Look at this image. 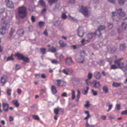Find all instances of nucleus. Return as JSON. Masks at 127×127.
<instances>
[{"instance_id":"obj_1","label":"nucleus","mask_w":127,"mask_h":127,"mask_svg":"<svg viewBox=\"0 0 127 127\" xmlns=\"http://www.w3.org/2000/svg\"><path fill=\"white\" fill-rule=\"evenodd\" d=\"M27 7L23 5L19 7L17 9V14L19 17L21 19L26 18L27 15Z\"/></svg>"},{"instance_id":"obj_2","label":"nucleus","mask_w":127,"mask_h":127,"mask_svg":"<svg viewBox=\"0 0 127 127\" xmlns=\"http://www.w3.org/2000/svg\"><path fill=\"white\" fill-rule=\"evenodd\" d=\"M53 82L54 84L58 87H64L65 86L66 83L65 81L59 79L53 80Z\"/></svg>"},{"instance_id":"obj_3","label":"nucleus","mask_w":127,"mask_h":127,"mask_svg":"<svg viewBox=\"0 0 127 127\" xmlns=\"http://www.w3.org/2000/svg\"><path fill=\"white\" fill-rule=\"evenodd\" d=\"M124 59L123 58H121L118 60H115L114 61V63L117 64L118 67L120 68H123L124 67V63L123 62H121Z\"/></svg>"},{"instance_id":"obj_4","label":"nucleus","mask_w":127,"mask_h":127,"mask_svg":"<svg viewBox=\"0 0 127 127\" xmlns=\"http://www.w3.org/2000/svg\"><path fill=\"white\" fill-rule=\"evenodd\" d=\"M77 34L80 37H82L83 36L85 32L83 28L81 27H79L77 30Z\"/></svg>"},{"instance_id":"obj_5","label":"nucleus","mask_w":127,"mask_h":127,"mask_svg":"<svg viewBox=\"0 0 127 127\" xmlns=\"http://www.w3.org/2000/svg\"><path fill=\"white\" fill-rule=\"evenodd\" d=\"M79 11L82 13L85 16H87L88 15V9L85 6H81V9Z\"/></svg>"},{"instance_id":"obj_6","label":"nucleus","mask_w":127,"mask_h":127,"mask_svg":"<svg viewBox=\"0 0 127 127\" xmlns=\"http://www.w3.org/2000/svg\"><path fill=\"white\" fill-rule=\"evenodd\" d=\"M122 9H120L117 10V12L120 16L122 17H125L124 18H122L123 20H125L127 19V16H126V13L123 12H122Z\"/></svg>"},{"instance_id":"obj_7","label":"nucleus","mask_w":127,"mask_h":127,"mask_svg":"<svg viewBox=\"0 0 127 127\" xmlns=\"http://www.w3.org/2000/svg\"><path fill=\"white\" fill-rule=\"evenodd\" d=\"M92 84L93 85V87L96 89H99L101 87V85L99 82L96 80L93 81Z\"/></svg>"},{"instance_id":"obj_8","label":"nucleus","mask_w":127,"mask_h":127,"mask_svg":"<svg viewBox=\"0 0 127 127\" xmlns=\"http://www.w3.org/2000/svg\"><path fill=\"white\" fill-rule=\"evenodd\" d=\"M62 72L64 74L66 75H68L69 74V72L71 73H72L73 71V70L70 68H67L66 69H64L63 70Z\"/></svg>"},{"instance_id":"obj_9","label":"nucleus","mask_w":127,"mask_h":127,"mask_svg":"<svg viewBox=\"0 0 127 127\" xmlns=\"http://www.w3.org/2000/svg\"><path fill=\"white\" fill-rule=\"evenodd\" d=\"M5 2L6 3L7 6L10 8H13L14 5L12 1L9 0H5Z\"/></svg>"},{"instance_id":"obj_10","label":"nucleus","mask_w":127,"mask_h":127,"mask_svg":"<svg viewBox=\"0 0 127 127\" xmlns=\"http://www.w3.org/2000/svg\"><path fill=\"white\" fill-rule=\"evenodd\" d=\"M2 106L3 111L5 112H8L9 108V104L7 103L3 102Z\"/></svg>"},{"instance_id":"obj_11","label":"nucleus","mask_w":127,"mask_h":127,"mask_svg":"<svg viewBox=\"0 0 127 127\" xmlns=\"http://www.w3.org/2000/svg\"><path fill=\"white\" fill-rule=\"evenodd\" d=\"M65 63L66 64L68 65H70L74 64V62L71 57H69L66 59Z\"/></svg>"},{"instance_id":"obj_12","label":"nucleus","mask_w":127,"mask_h":127,"mask_svg":"<svg viewBox=\"0 0 127 127\" xmlns=\"http://www.w3.org/2000/svg\"><path fill=\"white\" fill-rule=\"evenodd\" d=\"M94 76L95 78L97 80L100 79L101 77L100 73L98 72H95L94 74Z\"/></svg>"},{"instance_id":"obj_13","label":"nucleus","mask_w":127,"mask_h":127,"mask_svg":"<svg viewBox=\"0 0 127 127\" xmlns=\"http://www.w3.org/2000/svg\"><path fill=\"white\" fill-rule=\"evenodd\" d=\"M113 15L112 18L113 19L114 21H118L119 20V18L117 15L116 12H112Z\"/></svg>"},{"instance_id":"obj_14","label":"nucleus","mask_w":127,"mask_h":127,"mask_svg":"<svg viewBox=\"0 0 127 127\" xmlns=\"http://www.w3.org/2000/svg\"><path fill=\"white\" fill-rule=\"evenodd\" d=\"M14 56L15 57H17L18 59L21 60L23 59L24 56L23 54L18 52L14 55Z\"/></svg>"},{"instance_id":"obj_15","label":"nucleus","mask_w":127,"mask_h":127,"mask_svg":"<svg viewBox=\"0 0 127 127\" xmlns=\"http://www.w3.org/2000/svg\"><path fill=\"white\" fill-rule=\"evenodd\" d=\"M85 60L84 57L80 56L77 59V61L79 63H83Z\"/></svg>"},{"instance_id":"obj_16","label":"nucleus","mask_w":127,"mask_h":127,"mask_svg":"<svg viewBox=\"0 0 127 127\" xmlns=\"http://www.w3.org/2000/svg\"><path fill=\"white\" fill-rule=\"evenodd\" d=\"M24 30L23 29H19L17 32V34L20 36H22L24 34Z\"/></svg>"},{"instance_id":"obj_17","label":"nucleus","mask_w":127,"mask_h":127,"mask_svg":"<svg viewBox=\"0 0 127 127\" xmlns=\"http://www.w3.org/2000/svg\"><path fill=\"white\" fill-rule=\"evenodd\" d=\"M6 28L4 26H2L0 29V33L1 34L3 35L4 34L6 31Z\"/></svg>"},{"instance_id":"obj_18","label":"nucleus","mask_w":127,"mask_h":127,"mask_svg":"<svg viewBox=\"0 0 127 127\" xmlns=\"http://www.w3.org/2000/svg\"><path fill=\"white\" fill-rule=\"evenodd\" d=\"M100 31L99 30H96L95 32H94L95 36H97L98 37H99L101 36V33Z\"/></svg>"},{"instance_id":"obj_19","label":"nucleus","mask_w":127,"mask_h":127,"mask_svg":"<svg viewBox=\"0 0 127 127\" xmlns=\"http://www.w3.org/2000/svg\"><path fill=\"white\" fill-rule=\"evenodd\" d=\"M51 91L53 94H55L57 92L56 88L54 86L52 85L51 88Z\"/></svg>"},{"instance_id":"obj_20","label":"nucleus","mask_w":127,"mask_h":127,"mask_svg":"<svg viewBox=\"0 0 127 127\" xmlns=\"http://www.w3.org/2000/svg\"><path fill=\"white\" fill-rule=\"evenodd\" d=\"M12 103L13 104L15 105V106L17 107H18L19 106L20 104L18 102L17 100H13L12 101Z\"/></svg>"},{"instance_id":"obj_21","label":"nucleus","mask_w":127,"mask_h":127,"mask_svg":"<svg viewBox=\"0 0 127 127\" xmlns=\"http://www.w3.org/2000/svg\"><path fill=\"white\" fill-rule=\"evenodd\" d=\"M59 43L60 47H65L66 45V43H64V41L62 40H60Z\"/></svg>"},{"instance_id":"obj_22","label":"nucleus","mask_w":127,"mask_h":127,"mask_svg":"<svg viewBox=\"0 0 127 127\" xmlns=\"http://www.w3.org/2000/svg\"><path fill=\"white\" fill-rule=\"evenodd\" d=\"M102 89L103 92L105 94H107L109 92V89L107 86H103L102 88Z\"/></svg>"},{"instance_id":"obj_23","label":"nucleus","mask_w":127,"mask_h":127,"mask_svg":"<svg viewBox=\"0 0 127 127\" xmlns=\"http://www.w3.org/2000/svg\"><path fill=\"white\" fill-rule=\"evenodd\" d=\"M15 32V30L14 29L11 28V29L10 33H9V38H10L13 35L14 33Z\"/></svg>"},{"instance_id":"obj_24","label":"nucleus","mask_w":127,"mask_h":127,"mask_svg":"<svg viewBox=\"0 0 127 127\" xmlns=\"http://www.w3.org/2000/svg\"><path fill=\"white\" fill-rule=\"evenodd\" d=\"M110 101H109L107 104L106 106H108V109L107 110V112H109L111 110L113 106V105L112 104H110L109 105H108V104L110 103Z\"/></svg>"},{"instance_id":"obj_25","label":"nucleus","mask_w":127,"mask_h":127,"mask_svg":"<svg viewBox=\"0 0 127 127\" xmlns=\"http://www.w3.org/2000/svg\"><path fill=\"white\" fill-rule=\"evenodd\" d=\"M121 26L123 29L125 30L127 29V24L126 23L122 22Z\"/></svg>"},{"instance_id":"obj_26","label":"nucleus","mask_w":127,"mask_h":127,"mask_svg":"<svg viewBox=\"0 0 127 127\" xmlns=\"http://www.w3.org/2000/svg\"><path fill=\"white\" fill-rule=\"evenodd\" d=\"M26 63H28L30 62V60L27 57H25L24 56L23 59H22Z\"/></svg>"},{"instance_id":"obj_27","label":"nucleus","mask_w":127,"mask_h":127,"mask_svg":"<svg viewBox=\"0 0 127 127\" xmlns=\"http://www.w3.org/2000/svg\"><path fill=\"white\" fill-rule=\"evenodd\" d=\"M14 55L13 54H11V56L8 57L6 61H9L12 60L14 61V59L13 57Z\"/></svg>"},{"instance_id":"obj_28","label":"nucleus","mask_w":127,"mask_h":127,"mask_svg":"<svg viewBox=\"0 0 127 127\" xmlns=\"http://www.w3.org/2000/svg\"><path fill=\"white\" fill-rule=\"evenodd\" d=\"M106 28L105 26L103 25H101L99 26L97 28L98 30L100 31L104 30Z\"/></svg>"},{"instance_id":"obj_29","label":"nucleus","mask_w":127,"mask_h":127,"mask_svg":"<svg viewBox=\"0 0 127 127\" xmlns=\"http://www.w3.org/2000/svg\"><path fill=\"white\" fill-rule=\"evenodd\" d=\"M0 82L3 85L6 82V79L4 78L3 76L2 77H1Z\"/></svg>"},{"instance_id":"obj_30","label":"nucleus","mask_w":127,"mask_h":127,"mask_svg":"<svg viewBox=\"0 0 127 127\" xmlns=\"http://www.w3.org/2000/svg\"><path fill=\"white\" fill-rule=\"evenodd\" d=\"M95 36L94 32L89 33L88 34V37L89 39H91L93 37Z\"/></svg>"},{"instance_id":"obj_31","label":"nucleus","mask_w":127,"mask_h":127,"mask_svg":"<svg viewBox=\"0 0 127 127\" xmlns=\"http://www.w3.org/2000/svg\"><path fill=\"white\" fill-rule=\"evenodd\" d=\"M121 83L113 82L112 83V85L115 87H117L121 85Z\"/></svg>"},{"instance_id":"obj_32","label":"nucleus","mask_w":127,"mask_h":127,"mask_svg":"<svg viewBox=\"0 0 127 127\" xmlns=\"http://www.w3.org/2000/svg\"><path fill=\"white\" fill-rule=\"evenodd\" d=\"M58 0H48V3L49 5H51L53 3L57 2Z\"/></svg>"},{"instance_id":"obj_33","label":"nucleus","mask_w":127,"mask_h":127,"mask_svg":"<svg viewBox=\"0 0 127 127\" xmlns=\"http://www.w3.org/2000/svg\"><path fill=\"white\" fill-rule=\"evenodd\" d=\"M50 61L51 63L53 64H58L59 63V62L56 60H51Z\"/></svg>"},{"instance_id":"obj_34","label":"nucleus","mask_w":127,"mask_h":127,"mask_svg":"<svg viewBox=\"0 0 127 127\" xmlns=\"http://www.w3.org/2000/svg\"><path fill=\"white\" fill-rule=\"evenodd\" d=\"M40 52L43 55L45 53L46 49L45 48H40Z\"/></svg>"},{"instance_id":"obj_35","label":"nucleus","mask_w":127,"mask_h":127,"mask_svg":"<svg viewBox=\"0 0 127 127\" xmlns=\"http://www.w3.org/2000/svg\"><path fill=\"white\" fill-rule=\"evenodd\" d=\"M86 88V90H85L84 91H83L82 92V93L84 95H86L87 94L89 89V88L88 86H87Z\"/></svg>"},{"instance_id":"obj_36","label":"nucleus","mask_w":127,"mask_h":127,"mask_svg":"<svg viewBox=\"0 0 127 127\" xmlns=\"http://www.w3.org/2000/svg\"><path fill=\"white\" fill-rule=\"evenodd\" d=\"M38 24L40 28H41L44 25L45 23L44 22L39 21L38 22Z\"/></svg>"},{"instance_id":"obj_37","label":"nucleus","mask_w":127,"mask_h":127,"mask_svg":"<svg viewBox=\"0 0 127 127\" xmlns=\"http://www.w3.org/2000/svg\"><path fill=\"white\" fill-rule=\"evenodd\" d=\"M118 68L117 66L115 64H112L111 65L110 69H115Z\"/></svg>"},{"instance_id":"obj_38","label":"nucleus","mask_w":127,"mask_h":127,"mask_svg":"<svg viewBox=\"0 0 127 127\" xmlns=\"http://www.w3.org/2000/svg\"><path fill=\"white\" fill-rule=\"evenodd\" d=\"M72 99L73 100L75 97V93L74 90H72L71 91Z\"/></svg>"},{"instance_id":"obj_39","label":"nucleus","mask_w":127,"mask_h":127,"mask_svg":"<svg viewBox=\"0 0 127 127\" xmlns=\"http://www.w3.org/2000/svg\"><path fill=\"white\" fill-rule=\"evenodd\" d=\"M59 110L58 108H55L54 109V112L55 114L56 115L59 114Z\"/></svg>"},{"instance_id":"obj_40","label":"nucleus","mask_w":127,"mask_h":127,"mask_svg":"<svg viewBox=\"0 0 127 127\" xmlns=\"http://www.w3.org/2000/svg\"><path fill=\"white\" fill-rule=\"evenodd\" d=\"M12 90L10 89H8L6 90V93L8 95H10L11 94Z\"/></svg>"},{"instance_id":"obj_41","label":"nucleus","mask_w":127,"mask_h":127,"mask_svg":"<svg viewBox=\"0 0 127 127\" xmlns=\"http://www.w3.org/2000/svg\"><path fill=\"white\" fill-rule=\"evenodd\" d=\"M39 2L41 5L43 7H45L46 6L45 3L43 0H40L39 1Z\"/></svg>"},{"instance_id":"obj_42","label":"nucleus","mask_w":127,"mask_h":127,"mask_svg":"<svg viewBox=\"0 0 127 127\" xmlns=\"http://www.w3.org/2000/svg\"><path fill=\"white\" fill-rule=\"evenodd\" d=\"M33 118L35 120L39 121L40 120V118L38 115H33L32 116Z\"/></svg>"},{"instance_id":"obj_43","label":"nucleus","mask_w":127,"mask_h":127,"mask_svg":"<svg viewBox=\"0 0 127 127\" xmlns=\"http://www.w3.org/2000/svg\"><path fill=\"white\" fill-rule=\"evenodd\" d=\"M93 75L92 73L91 72H89L88 73L87 77L88 79L89 80H90L92 78Z\"/></svg>"},{"instance_id":"obj_44","label":"nucleus","mask_w":127,"mask_h":127,"mask_svg":"<svg viewBox=\"0 0 127 127\" xmlns=\"http://www.w3.org/2000/svg\"><path fill=\"white\" fill-rule=\"evenodd\" d=\"M86 104H85L84 105V107L87 108L89 107L90 106V105L89 104V101H86Z\"/></svg>"},{"instance_id":"obj_45","label":"nucleus","mask_w":127,"mask_h":127,"mask_svg":"<svg viewBox=\"0 0 127 127\" xmlns=\"http://www.w3.org/2000/svg\"><path fill=\"white\" fill-rule=\"evenodd\" d=\"M125 44H121L120 46V49L121 50H122L125 48Z\"/></svg>"},{"instance_id":"obj_46","label":"nucleus","mask_w":127,"mask_h":127,"mask_svg":"<svg viewBox=\"0 0 127 127\" xmlns=\"http://www.w3.org/2000/svg\"><path fill=\"white\" fill-rule=\"evenodd\" d=\"M81 45H73L72 46V47L74 49H76L77 48L79 47V46H81Z\"/></svg>"},{"instance_id":"obj_47","label":"nucleus","mask_w":127,"mask_h":127,"mask_svg":"<svg viewBox=\"0 0 127 127\" xmlns=\"http://www.w3.org/2000/svg\"><path fill=\"white\" fill-rule=\"evenodd\" d=\"M67 16L66 15L65 13H63L62 14V18L64 19H65L67 18Z\"/></svg>"},{"instance_id":"obj_48","label":"nucleus","mask_w":127,"mask_h":127,"mask_svg":"<svg viewBox=\"0 0 127 127\" xmlns=\"http://www.w3.org/2000/svg\"><path fill=\"white\" fill-rule=\"evenodd\" d=\"M119 3L121 5H123L124 4L125 0H118Z\"/></svg>"},{"instance_id":"obj_49","label":"nucleus","mask_w":127,"mask_h":127,"mask_svg":"<svg viewBox=\"0 0 127 127\" xmlns=\"http://www.w3.org/2000/svg\"><path fill=\"white\" fill-rule=\"evenodd\" d=\"M108 27L109 29H110L112 28L113 26V25L112 24L110 23H108Z\"/></svg>"},{"instance_id":"obj_50","label":"nucleus","mask_w":127,"mask_h":127,"mask_svg":"<svg viewBox=\"0 0 127 127\" xmlns=\"http://www.w3.org/2000/svg\"><path fill=\"white\" fill-rule=\"evenodd\" d=\"M31 20L32 23H33L35 21V18L33 16H32L31 17Z\"/></svg>"},{"instance_id":"obj_51","label":"nucleus","mask_w":127,"mask_h":127,"mask_svg":"<svg viewBox=\"0 0 127 127\" xmlns=\"http://www.w3.org/2000/svg\"><path fill=\"white\" fill-rule=\"evenodd\" d=\"M121 114L123 115H127V110L122 111Z\"/></svg>"},{"instance_id":"obj_52","label":"nucleus","mask_w":127,"mask_h":127,"mask_svg":"<svg viewBox=\"0 0 127 127\" xmlns=\"http://www.w3.org/2000/svg\"><path fill=\"white\" fill-rule=\"evenodd\" d=\"M77 98H79L80 97V91L78 90H77Z\"/></svg>"},{"instance_id":"obj_53","label":"nucleus","mask_w":127,"mask_h":127,"mask_svg":"<svg viewBox=\"0 0 127 127\" xmlns=\"http://www.w3.org/2000/svg\"><path fill=\"white\" fill-rule=\"evenodd\" d=\"M21 68V67L19 66L18 64H17L16 65L15 70L16 71H17Z\"/></svg>"},{"instance_id":"obj_54","label":"nucleus","mask_w":127,"mask_h":127,"mask_svg":"<svg viewBox=\"0 0 127 127\" xmlns=\"http://www.w3.org/2000/svg\"><path fill=\"white\" fill-rule=\"evenodd\" d=\"M106 116L105 115H102L101 117V118L103 120H105L106 119Z\"/></svg>"},{"instance_id":"obj_55","label":"nucleus","mask_w":127,"mask_h":127,"mask_svg":"<svg viewBox=\"0 0 127 127\" xmlns=\"http://www.w3.org/2000/svg\"><path fill=\"white\" fill-rule=\"evenodd\" d=\"M46 10L47 9H46V8H45L42 9L41 11V13L42 14H43L46 13Z\"/></svg>"},{"instance_id":"obj_56","label":"nucleus","mask_w":127,"mask_h":127,"mask_svg":"<svg viewBox=\"0 0 127 127\" xmlns=\"http://www.w3.org/2000/svg\"><path fill=\"white\" fill-rule=\"evenodd\" d=\"M116 107L117 108V109L118 110H120V105L119 104H116Z\"/></svg>"},{"instance_id":"obj_57","label":"nucleus","mask_w":127,"mask_h":127,"mask_svg":"<svg viewBox=\"0 0 127 127\" xmlns=\"http://www.w3.org/2000/svg\"><path fill=\"white\" fill-rule=\"evenodd\" d=\"M56 48L54 47H52L51 48V51L52 52H55L56 51Z\"/></svg>"},{"instance_id":"obj_58","label":"nucleus","mask_w":127,"mask_h":127,"mask_svg":"<svg viewBox=\"0 0 127 127\" xmlns=\"http://www.w3.org/2000/svg\"><path fill=\"white\" fill-rule=\"evenodd\" d=\"M44 34L46 36H47L48 35V33L47 32L46 29L45 31L43 32Z\"/></svg>"},{"instance_id":"obj_59","label":"nucleus","mask_w":127,"mask_h":127,"mask_svg":"<svg viewBox=\"0 0 127 127\" xmlns=\"http://www.w3.org/2000/svg\"><path fill=\"white\" fill-rule=\"evenodd\" d=\"M85 40L84 38H83L81 40V42L82 45H85V44L84 43V42L85 41Z\"/></svg>"},{"instance_id":"obj_60","label":"nucleus","mask_w":127,"mask_h":127,"mask_svg":"<svg viewBox=\"0 0 127 127\" xmlns=\"http://www.w3.org/2000/svg\"><path fill=\"white\" fill-rule=\"evenodd\" d=\"M92 91L93 92V95H94L95 96L97 95V92H96L95 91L93 90H92Z\"/></svg>"},{"instance_id":"obj_61","label":"nucleus","mask_w":127,"mask_h":127,"mask_svg":"<svg viewBox=\"0 0 127 127\" xmlns=\"http://www.w3.org/2000/svg\"><path fill=\"white\" fill-rule=\"evenodd\" d=\"M17 92L18 94H21L22 93V91L21 89H18L17 90Z\"/></svg>"},{"instance_id":"obj_62","label":"nucleus","mask_w":127,"mask_h":127,"mask_svg":"<svg viewBox=\"0 0 127 127\" xmlns=\"http://www.w3.org/2000/svg\"><path fill=\"white\" fill-rule=\"evenodd\" d=\"M90 117V115H87V116L84 118V119L86 120H88Z\"/></svg>"},{"instance_id":"obj_63","label":"nucleus","mask_w":127,"mask_h":127,"mask_svg":"<svg viewBox=\"0 0 127 127\" xmlns=\"http://www.w3.org/2000/svg\"><path fill=\"white\" fill-rule=\"evenodd\" d=\"M9 120L10 122H11L14 120V119L13 117L10 116L9 117Z\"/></svg>"},{"instance_id":"obj_64","label":"nucleus","mask_w":127,"mask_h":127,"mask_svg":"<svg viewBox=\"0 0 127 127\" xmlns=\"http://www.w3.org/2000/svg\"><path fill=\"white\" fill-rule=\"evenodd\" d=\"M62 96H64V97H67V94L66 93L64 92L62 94Z\"/></svg>"}]
</instances>
